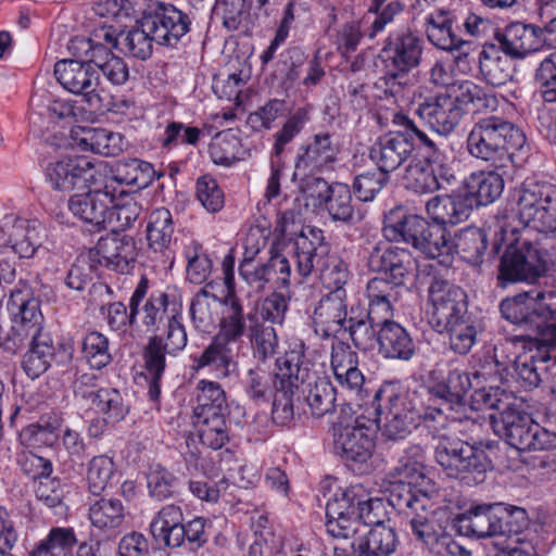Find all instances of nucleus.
Returning a JSON list of instances; mask_svg holds the SVG:
<instances>
[{
  "instance_id": "obj_1",
  "label": "nucleus",
  "mask_w": 556,
  "mask_h": 556,
  "mask_svg": "<svg viewBox=\"0 0 556 556\" xmlns=\"http://www.w3.org/2000/svg\"><path fill=\"white\" fill-rule=\"evenodd\" d=\"M276 364L280 379L271 410L276 424L286 426L293 419L295 391L303 394L312 416L320 418L333 412L337 390L327 377H319L311 370L302 340L292 341Z\"/></svg>"
},
{
  "instance_id": "obj_2",
  "label": "nucleus",
  "mask_w": 556,
  "mask_h": 556,
  "mask_svg": "<svg viewBox=\"0 0 556 556\" xmlns=\"http://www.w3.org/2000/svg\"><path fill=\"white\" fill-rule=\"evenodd\" d=\"M556 296L553 291L534 288L520 292L501 301L500 312L504 319L527 331V334L515 336L498 346H495V365L506 368V363L498 361V351L526 348V341L535 340L543 344L556 346V324L552 323L555 305L552 300Z\"/></svg>"
},
{
  "instance_id": "obj_3",
  "label": "nucleus",
  "mask_w": 556,
  "mask_h": 556,
  "mask_svg": "<svg viewBox=\"0 0 556 556\" xmlns=\"http://www.w3.org/2000/svg\"><path fill=\"white\" fill-rule=\"evenodd\" d=\"M190 27L189 14L170 3L151 1L143 10L137 27L121 30V52L147 60L152 55L153 42L176 47L190 31Z\"/></svg>"
},
{
  "instance_id": "obj_4",
  "label": "nucleus",
  "mask_w": 556,
  "mask_h": 556,
  "mask_svg": "<svg viewBox=\"0 0 556 556\" xmlns=\"http://www.w3.org/2000/svg\"><path fill=\"white\" fill-rule=\"evenodd\" d=\"M525 144L523 131L514 123L496 115L476 122L466 139L469 155L495 169L506 168L513 162L515 152Z\"/></svg>"
},
{
  "instance_id": "obj_5",
  "label": "nucleus",
  "mask_w": 556,
  "mask_h": 556,
  "mask_svg": "<svg viewBox=\"0 0 556 556\" xmlns=\"http://www.w3.org/2000/svg\"><path fill=\"white\" fill-rule=\"evenodd\" d=\"M290 253L301 277L316 274L326 289L345 290L348 267L337 254L330 253L320 229L307 227L302 230L291 243Z\"/></svg>"
},
{
  "instance_id": "obj_6",
  "label": "nucleus",
  "mask_w": 556,
  "mask_h": 556,
  "mask_svg": "<svg viewBox=\"0 0 556 556\" xmlns=\"http://www.w3.org/2000/svg\"><path fill=\"white\" fill-rule=\"evenodd\" d=\"M417 392L397 388L394 384L382 386L374 396L377 422L389 439H404L416 429L421 419L428 420L427 406L417 403Z\"/></svg>"
},
{
  "instance_id": "obj_7",
  "label": "nucleus",
  "mask_w": 556,
  "mask_h": 556,
  "mask_svg": "<svg viewBox=\"0 0 556 556\" xmlns=\"http://www.w3.org/2000/svg\"><path fill=\"white\" fill-rule=\"evenodd\" d=\"M517 215L525 227L536 231L538 240L556 241V186L525 180L516 190Z\"/></svg>"
},
{
  "instance_id": "obj_8",
  "label": "nucleus",
  "mask_w": 556,
  "mask_h": 556,
  "mask_svg": "<svg viewBox=\"0 0 556 556\" xmlns=\"http://www.w3.org/2000/svg\"><path fill=\"white\" fill-rule=\"evenodd\" d=\"M552 254L554 252L545 250L542 240H526L509 245L500 260L497 286L506 288L517 282L535 283L545 275Z\"/></svg>"
},
{
  "instance_id": "obj_9",
  "label": "nucleus",
  "mask_w": 556,
  "mask_h": 556,
  "mask_svg": "<svg viewBox=\"0 0 556 556\" xmlns=\"http://www.w3.org/2000/svg\"><path fill=\"white\" fill-rule=\"evenodd\" d=\"M372 421L363 416L351 424L338 421L333 425V448L358 475H368L374 470L372 456L376 447Z\"/></svg>"
},
{
  "instance_id": "obj_10",
  "label": "nucleus",
  "mask_w": 556,
  "mask_h": 556,
  "mask_svg": "<svg viewBox=\"0 0 556 556\" xmlns=\"http://www.w3.org/2000/svg\"><path fill=\"white\" fill-rule=\"evenodd\" d=\"M434 457L448 477L467 484L483 482L486 471L492 469V460L482 446L463 440H440Z\"/></svg>"
},
{
  "instance_id": "obj_11",
  "label": "nucleus",
  "mask_w": 556,
  "mask_h": 556,
  "mask_svg": "<svg viewBox=\"0 0 556 556\" xmlns=\"http://www.w3.org/2000/svg\"><path fill=\"white\" fill-rule=\"evenodd\" d=\"M8 308L12 318L10 332L5 338V350L15 353L29 338L48 334L43 332V315L40 302L30 285L21 279L11 291Z\"/></svg>"
},
{
  "instance_id": "obj_12",
  "label": "nucleus",
  "mask_w": 556,
  "mask_h": 556,
  "mask_svg": "<svg viewBox=\"0 0 556 556\" xmlns=\"http://www.w3.org/2000/svg\"><path fill=\"white\" fill-rule=\"evenodd\" d=\"M469 374L460 368H435L429 372L427 391L433 404L427 406V419L444 425L457 407L466 404L471 389Z\"/></svg>"
},
{
  "instance_id": "obj_13",
  "label": "nucleus",
  "mask_w": 556,
  "mask_h": 556,
  "mask_svg": "<svg viewBox=\"0 0 556 556\" xmlns=\"http://www.w3.org/2000/svg\"><path fill=\"white\" fill-rule=\"evenodd\" d=\"M405 521L415 540L430 553L437 556H471L470 551L447 532L448 518L445 511L433 508L431 502Z\"/></svg>"
},
{
  "instance_id": "obj_14",
  "label": "nucleus",
  "mask_w": 556,
  "mask_h": 556,
  "mask_svg": "<svg viewBox=\"0 0 556 556\" xmlns=\"http://www.w3.org/2000/svg\"><path fill=\"white\" fill-rule=\"evenodd\" d=\"M526 348L519 345L517 350L514 349L516 353L514 359H506L505 353L501 350L498 351V361L506 363V368L503 369L500 366L495 365V348L493 349V355L488 356L485 359V364L482 366V372L477 371L475 374L476 377L479 375L486 376L492 374V369L494 368V372L497 374L503 380V375L506 372L508 375V368L511 366L513 368V377L516 378V381L519 383L521 388L525 390H532L538 388L542 381L540 369L546 362L549 361V348L556 349L554 345L543 344L541 341L528 340L526 341ZM510 349L509 352H511Z\"/></svg>"
},
{
  "instance_id": "obj_15",
  "label": "nucleus",
  "mask_w": 556,
  "mask_h": 556,
  "mask_svg": "<svg viewBox=\"0 0 556 556\" xmlns=\"http://www.w3.org/2000/svg\"><path fill=\"white\" fill-rule=\"evenodd\" d=\"M494 431L518 451H543L556 447V434L534 422L531 417L511 407L498 416L490 414Z\"/></svg>"
},
{
  "instance_id": "obj_16",
  "label": "nucleus",
  "mask_w": 556,
  "mask_h": 556,
  "mask_svg": "<svg viewBox=\"0 0 556 556\" xmlns=\"http://www.w3.org/2000/svg\"><path fill=\"white\" fill-rule=\"evenodd\" d=\"M429 324L433 330L467 318L468 301L463 288L441 277H433L428 288Z\"/></svg>"
},
{
  "instance_id": "obj_17",
  "label": "nucleus",
  "mask_w": 556,
  "mask_h": 556,
  "mask_svg": "<svg viewBox=\"0 0 556 556\" xmlns=\"http://www.w3.org/2000/svg\"><path fill=\"white\" fill-rule=\"evenodd\" d=\"M92 65L78 60L64 59L55 63L54 76L64 89L75 94H81L89 109L99 112L104 106L97 91L99 76Z\"/></svg>"
},
{
  "instance_id": "obj_18",
  "label": "nucleus",
  "mask_w": 556,
  "mask_h": 556,
  "mask_svg": "<svg viewBox=\"0 0 556 556\" xmlns=\"http://www.w3.org/2000/svg\"><path fill=\"white\" fill-rule=\"evenodd\" d=\"M98 173L93 160L84 155L62 157L49 163L46 168V177L51 188L61 192L86 189L94 181Z\"/></svg>"
},
{
  "instance_id": "obj_19",
  "label": "nucleus",
  "mask_w": 556,
  "mask_h": 556,
  "mask_svg": "<svg viewBox=\"0 0 556 556\" xmlns=\"http://www.w3.org/2000/svg\"><path fill=\"white\" fill-rule=\"evenodd\" d=\"M339 153L340 148L329 132L313 135L296 149L294 176L316 175L332 169Z\"/></svg>"
},
{
  "instance_id": "obj_20",
  "label": "nucleus",
  "mask_w": 556,
  "mask_h": 556,
  "mask_svg": "<svg viewBox=\"0 0 556 556\" xmlns=\"http://www.w3.org/2000/svg\"><path fill=\"white\" fill-rule=\"evenodd\" d=\"M367 265L374 273L383 275L394 285L404 287L416 269L412 253L389 243H377L368 254Z\"/></svg>"
},
{
  "instance_id": "obj_21",
  "label": "nucleus",
  "mask_w": 556,
  "mask_h": 556,
  "mask_svg": "<svg viewBox=\"0 0 556 556\" xmlns=\"http://www.w3.org/2000/svg\"><path fill=\"white\" fill-rule=\"evenodd\" d=\"M356 484L336 495L326 505V530L336 538L350 540L365 530V526L356 518Z\"/></svg>"
},
{
  "instance_id": "obj_22",
  "label": "nucleus",
  "mask_w": 556,
  "mask_h": 556,
  "mask_svg": "<svg viewBox=\"0 0 556 556\" xmlns=\"http://www.w3.org/2000/svg\"><path fill=\"white\" fill-rule=\"evenodd\" d=\"M465 109L456 104L450 93H439L426 98L415 109L417 115L426 125L439 135L447 136L459 125Z\"/></svg>"
},
{
  "instance_id": "obj_23",
  "label": "nucleus",
  "mask_w": 556,
  "mask_h": 556,
  "mask_svg": "<svg viewBox=\"0 0 556 556\" xmlns=\"http://www.w3.org/2000/svg\"><path fill=\"white\" fill-rule=\"evenodd\" d=\"M112 201L113 191L105 185L103 189L72 195L68 200V210L75 217L100 231L108 229Z\"/></svg>"
},
{
  "instance_id": "obj_24",
  "label": "nucleus",
  "mask_w": 556,
  "mask_h": 556,
  "mask_svg": "<svg viewBox=\"0 0 556 556\" xmlns=\"http://www.w3.org/2000/svg\"><path fill=\"white\" fill-rule=\"evenodd\" d=\"M454 18L450 11L438 10L426 17V34L428 40L438 49L451 53L456 52L454 62H466L470 42L457 36L453 29Z\"/></svg>"
},
{
  "instance_id": "obj_25",
  "label": "nucleus",
  "mask_w": 556,
  "mask_h": 556,
  "mask_svg": "<svg viewBox=\"0 0 556 556\" xmlns=\"http://www.w3.org/2000/svg\"><path fill=\"white\" fill-rule=\"evenodd\" d=\"M345 290L329 291L314 309V330L321 339L337 338L342 333L346 323Z\"/></svg>"
},
{
  "instance_id": "obj_26",
  "label": "nucleus",
  "mask_w": 556,
  "mask_h": 556,
  "mask_svg": "<svg viewBox=\"0 0 556 556\" xmlns=\"http://www.w3.org/2000/svg\"><path fill=\"white\" fill-rule=\"evenodd\" d=\"M42 231L37 220L7 218L0 226V247L11 249L20 257H31L42 244Z\"/></svg>"
},
{
  "instance_id": "obj_27",
  "label": "nucleus",
  "mask_w": 556,
  "mask_h": 556,
  "mask_svg": "<svg viewBox=\"0 0 556 556\" xmlns=\"http://www.w3.org/2000/svg\"><path fill=\"white\" fill-rule=\"evenodd\" d=\"M414 150L413 136L401 128L379 138L371 147L369 156L380 169L389 174L406 162Z\"/></svg>"
},
{
  "instance_id": "obj_28",
  "label": "nucleus",
  "mask_w": 556,
  "mask_h": 556,
  "mask_svg": "<svg viewBox=\"0 0 556 556\" xmlns=\"http://www.w3.org/2000/svg\"><path fill=\"white\" fill-rule=\"evenodd\" d=\"M424 41L408 29L390 34L383 48L387 66L397 71L409 72L416 68L421 61Z\"/></svg>"
},
{
  "instance_id": "obj_29",
  "label": "nucleus",
  "mask_w": 556,
  "mask_h": 556,
  "mask_svg": "<svg viewBox=\"0 0 556 556\" xmlns=\"http://www.w3.org/2000/svg\"><path fill=\"white\" fill-rule=\"evenodd\" d=\"M496 38L501 50L513 59H525L540 51L545 43L541 27L521 22L509 24Z\"/></svg>"
},
{
  "instance_id": "obj_30",
  "label": "nucleus",
  "mask_w": 556,
  "mask_h": 556,
  "mask_svg": "<svg viewBox=\"0 0 556 556\" xmlns=\"http://www.w3.org/2000/svg\"><path fill=\"white\" fill-rule=\"evenodd\" d=\"M502 515V508L497 503L476 505L454 518V528L462 535H473L480 539L495 536L501 529L497 521L501 520Z\"/></svg>"
},
{
  "instance_id": "obj_31",
  "label": "nucleus",
  "mask_w": 556,
  "mask_h": 556,
  "mask_svg": "<svg viewBox=\"0 0 556 556\" xmlns=\"http://www.w3.org/2000/svg\"><path fill=\"white\" fill-rule=\"evenodd\" d=\"M378 353L392 361L408 362L416 354V343L409 332L394 320H384L377 330Z\"/></svg>"
},
{
  "instance_id": "obj_32",
  "label": "nucleus",
  "mask_w": 556,
  "mask_h": 556,
  "mask_svg": "<svg viewBox=\"0 0 556 556\" xmlns=\"http://www.w3.org/2000/svg\"><path fill=\"white\" fill-rule=\"evenodd\" d=\"M429 225L424 217L407 215L401 207H396L386 215L382 233L389 241H402L416 249Z\"/></svg>"
},
{
  "instance_id": "obj_33",
  "label": "nucleus",
  "mask_w": 556,
  "mask_h": 556,
  "mask_svg": "<svg viewBox=\"0 0 556 556\" xmlns=\"http://www.w3.org/2000/svg\"><path fill=\"white\" fill-rule=\"evenodd\" d=\"M472 198L465 192L435 195L426 204L428 216L440 227L455 226L466 220L472 211Z\"/></svg>"
},
{
  "instance_id": "obj_34",
  "label": "nucleus",
  "mask_w": 556,
  "mask_h": 556,
  "mask_svg": "<svg viewBox=\"0 0 556 556\" xmlns=\"http://www.w3.org/2000/svg\"><path fill=\"white\" fill-rule=\"evenodd\" d=\"M222 308L217 337L226 342H237L245 333L249 325L254 324L258 317L255 309L245 312L241 298H222Z\"/></svg>"
},
{
  "instance_id": "obj_35",
  "label": "nucleus",
  "mask_w": 556,
  "mask_h": 556,
  "mask_svg": "<svg viewBox=\"0 0 556 556\" xmlns=\"http://www.w3.org/2000/svg\"><path fill=\"white\" fill-rule=\"evenodd\" d=\"M100 256L99 263L113 270L125 273L135 261L136 248L131 236H119L117 232L101 238L96 248Z\"/></svg>"
},
{
  "instance_id": "obj_36",
  "label": "nucleus",
  "mask_w": 556,
  "mask_h": 556,
  "mask_svg": "<svg viewBox=\"0 0 556 556\" xmlns=\"http://www.w3.org/2000/svg\"><path fill=\"white\" fill-rule=\"evenodd\" d=\"M113 191L112 206L110 207L108 229L119 232L130 229L142 214L143 199L138 191L127 192L121 190L117 194Z\"/></svg>"
},
{
  "instance_id": "obj_37",
  "label": "nucleus",
  "mask_w": 556,
  "mask_h": 556,
  "mask_svg": "<svg viewBox=\"0 0 556 556\" xmlns=\"http://www.w3.org/2000/svg\"><path fill=\"white\" fill-rule=\"evenodd\" d=\"M73 139L83 151L105 156H116L124 149L123 136L106 128H78L73 131Z\"/></svg>"
},
{
  "instance_id": "obj_38",
  "label": "nucleus",
  "mask_w": 556,
  "mask_h": 556,
  "mask_svg": "<svg viewBox=\"0 0 556 556\" xmlns=\"http://www.w3.org/2000/svg\"><path fill=\"white\" fill-rule=\"evenodd\" d=\"M222 298L201 289L190 302L189 315L193 328L202 333H213L219 320Z\"/></svg>"
},
{
  "instance_id": "obj_39",
  "label": "nucleus",
  "mask_w": 556,
  "mask_h": 556,
  "mask_svg": "<svg viewBox=\"0 0 556 556\" xmlns=\"http://www.w3.org/2000/svg\"><path fill=\"white\" fill-rule=\"evenodd\" d=\"M91 525L106 536L121 532L126 519V509L117 498L101 497L89 507Z\"/></svg>"
},
{
  "instance_id": "obj_40",
  "label": "nucleus",
  "mask_w": 556,
  "mask_h": 556,
  "mask_svg": "<svg viewBox=\"0 0 556 556\" xmlns=\"http://www.w3.org/2000/svg\"><path fill=\"white\" fill-rule=\"evenodd\" d=\"M230 342L219 337L203 350L200 356L194 358V368H210L217 378H227L237 371V362L233 359L232 351L228 346Z\"/></svg>"
},
{
  "instance_id": "obj_41",
  "label": "nucleus",
  "mask_w": 556,
  "mask_h": 556,
  "mask_svg": "<svg viewBox=\"0 0 556 556\" xmlns=\"http://www.w3.org/2000/svg\"><path fill=\"white\" fill-rule=\"evenodd\" d=\"M507 56L494 45L484 47L480 52V74L489 85L500 87L513 79L514 67Z\"/></svg>"
},
{
  "instance_id": "obj_42",
  "label": "nucleus",
  "mask_w": 556,
  "mask_h": 556,
  "mask_svg": "<svg viewBox=\"0 0 556 556\" xmlns=\"http://www.w3.org/2000/svg\"><path fill=\"white\" fill-rule=\"evenodd\" d=\"M452 254L456 252L464 261L477 266L483 262L488 249L486 231L479 227H466L460 229L455 238L450 237Z\"/></svg>"
},
{
  "instance_id": "obj_43",
  "label": "nucleus",
  "mask_w": 556,
  "mask_h": 556,
  "mask_svg": "<svg viewBox=\"0 0 556 556\" xmlns=\"http://www.w3.org/2000/svg\"><path fill=\"white\" fill-rule=\"evenodd\" d=\"M167 349L162 336H152L144 350V368L150 377L148 395L151 401H157L161 394V380L166 367Z\"/></svg>"
},
{
  "instance_id": "obj_44",
  "label": "nucleus",
  "mask_w": 556,
  "mask_h": 556,
  "mask_svg": "<svg viewBox=\"0 0 556 556\" xmlns=\"http://www.w3.org/2000/svg\"><path fill=\"white\" fill-rule=\"evenodd\" d=\"M466 197L472 198V207L488 205L496 201L504 190L502 174L489 170L470 175L467 181Z\"/></svg>"
},
{
  "instance_id": "obj_45",
  "label": "nucleus",
  "mask_w": 556,
  "mask_h": 556,
  "mask_svg": "<svg viewBox=\"0 0 556 556\" xmlns=\"http://www.w3.org/2000/svg\"><path fill=\"white\" fill-rule=\"evenodd\" d=\"M194 417L207 419L219 415H228V405L225 391L219 383L208 380H200L195 388Z\"/></svg>"
},
{
  "instance_id": "obj_46",
  "label": "nucleus",
  "mask_w": 556,
  "mask_h": 556,
  "mask_svg": "<svg viewBox=\"0 0 556 556\" xmlns=\"http://www.w3.org/2000/svg\"><path fill=\"white\" fill-rule=\"evenodd\" d=\"M27 343L29 349L23 356L22 367L30 379H36L51 366L55 348L49 333L29 338Z\"/></svg>"
},
{
  "instance_id": "obj_47",
  "label": "nucleus",
  "mask_w": 556,
  "mask_h": 556,
  "mask_svg": "<svg viewBox=\"0 0 556 556\" xmlns=\"http://www.w3.org/2000/svg\"><path fill=\"white\" fill-rule=\"evenodd\" d=\"M149 280L142 277L129 300V312L122 302L110 303L106 307V321L112 330H125L126 326L135 325L140 312V304L146 299Z\"/></svg>"
},
{
  "instance_id": "obj_48",
  "label": "nucleus",
  "mask_w": 556,
  "mask_h": 556,
  "mask_svg": "<svg viewBox=\"0 0 556 556\" xmlns=\"http://www.w3.org/2000/svg\"><path fill=\"white\" fill-rule=\"evenodd\" d=\"M182 511L179 506L166 505L153 518L150 530L153 538L165 546L175 548L182 533Z\"/></svg>"
},
{
  "instance_id": "obj_49",
  "label": "nucleus",
  "mask_w": 556,
  "mask_h": 556,
  "mask_svg": "<svg viewBox=\"0 0 556 556\" xmlns=\"http://www.w3.org/2000/svg\"><path fill=\"white\" fill-rule=\"evenodd\" d=\"M361 548L364 556H392L399 545V539L393 528L382 523L359 532Z\"/></svg>"
},
{
  "instance_id": "obj_50",
  "label": "nucleus",
  "mask_w": 556,
  "mask_h": 556,
  "mask_svg": "<svg viewBox=\"0 0 556 556\" xmlns=\"http://www.w3.org/2000/svg\"><path fill=\"white\" fill-rule=\"evenodd\" d=\"M435 163L415 155L405 168L403 176L405 187L416 193H431L441 189L442 182L432 167Z\"/></svg>"
},
{
  "instance_id": "obj_51",
  "label": "nucleus",
  "mask_w": 556,
  "mask_h": 556,
  "mask_svg": "<svg viewBox=\"0 0 556 556\" xmlns=\"http://www.w3.org/2000/svg\"><path fill=\"white\" fill-rule=\"evenodd\" d=\"M391 123L393 126L403 128L406 134H410L413 136V142L415 140L418 141V155L422 160H427L428 162H441L443 157V152L441 150L440 144L431 139L425 131L419 129L415 122L403 112H393Z\"/></svg>"
},
{
  "instance_id": "obj_52",
  "label": "nucleus",
  "mask_w": 556,
  "mask_h": 556,
  "mask_svg": "<svg viewBox=\"0 0 556 556\" xmlns=\"http://www.w3.org/2000/svg\"><path fill=\"white\" fill-rule=\"evenodd\" d=\"M434 331L447 334L450 349L459 355L468 354L477 342L478 327L470 314Z\"/></svg>"
},
{
  "instance_id": "obj_53",
  "label": "nucleus",
  "mask_w": 556,
  "mask_h": 556,
  "mask_svg": "<svg viewBox=\"0 0 556 556\" xmlns=\"http://www.w3.org/2000/svg\"><path fill=\"white\" fill-rule=\"evenodd\" d=\"M174 235L172 213L165 207L151 212L147 225V239L150 248L155 252H163L169 248Z\"/></svg>"
},
{
  "instance_id": "obj_54",
  "label": "nucleus",
  "mask_w": 556,
  "mask_h": 556,
  "mask_svg": "<svg viewBox=\"0 0 556 556\" xmlns=\"http://www.w3.org/2000/svg\"><path fill=\"white\" fill-rule=\"evenodd\" d=\"M430 501L426 493L415 490L409 483L397 481L390 490L389 503L404 520L425 505H429Z\"/></svg>"
},
{
  "instance_id": "obj_55",
  "label": "nucleus",
  "mask_w": 556,
  "mask_h": 556,
  "mask_svg": "<svg viewBox=\"0 0 556 556\" xmlns=\"http://www.w3.org/2000/svg\"><path fill=\"white\" fill-rule=\"evenodd\" d=\"M172 294L166 292H153L146 300L144 304L140 308L142 325L148 331L155 332L160 330L161 326L167 323V318L170 316V304Z\"/></svg>"
},
{
  "instance_id": "obj_56",
  "label": "nucleus",
  "mask_w": 556,
  "mask_h": 556,
  "mask_svg": "<svg viewBox=\"0 0 556 556\" xmlns=\"http://www.w3.org/2000/svg\"><path fill=\"white\" fill-rule=\"evenodd\" d=\"M452 245L450 244V233L445 227L429 225L422 239L418 242L416 250L430 258H440L442 264L451 262Z\"/></svg>"
},
{
  "instance_id": "obj_57",
  "label": "nucleus",
  "mask_w": 556,
  "mask_h": 556,
  "mask_svg": "<svg viewBox=\"0 0 556 556\" xmlns=\"http://www.w3.org/2000/svg\"><path fill=\"white\" fill-rule=\"evenodd\" d=\"M324 205L333 220L344 223L356 220L352 193L345 184L331 185L330 193L327 195Z\"/></svg>"
},
{
  "instance_id": "obj_58",
  "label": "nucleus",
  "mask_w": 556,
  "mask_h": 556,
  "mask_svg": "<svg viewBox=\"0 0 556 556\" xmlns=\"http://www.w3.org/2000/svg\"><path fill=\"white\" fill-rule=\"evenodd\" d=\"M280 386L278 371L275 375L262 369L252 368L247 372L244 388L248 395L256 402H267L270 396L277 393V387Z\"/></svg>"
},
{
  "instance_id": "obj_59",
  "label": "nucleus",
  "mask_w": 556,
  "mask_h": 556,
  "mask_svg": "<svg viewBox=\"0 0 556 556\" xmlns=\"http://www.w3.org/2000/svg\"><path fill=\"white\" fill-rule=\"evenodd\" d=\"M91 406L113 425L124 420L129 413V406L121 392L114 388H100Z\"/></svg>"
},
{
  "instance_id": "obj_60",
  "label": "nucleus",
  "mask_w": 556,
  "mask_h": 556,
  "mask_svg": "<svg viewBox=\"0 0 556 556\" xmlns=\"http://www.w3.org/2000/svg\"><path fill=\"white\" fill-rule=\"evenodd\" d=\"M93 65L112 85L121 86L129 78V70L125 61L115 55L109 47L97 50Z\"/></svg>"
},
{
  "instance_id": "obj_61",
  "label": "nucleus",
  "mask_w": 556,
  "mask_h": 556,
  "mask_svg": "<svg viewBox=\"0 0 556 556\" xmlns=\"http://www.w3.org/2000/svg\"><path fill=\"white\" fill-rule=\"evenodd\" d=\"M83 357L94 369H102L112 361L109 339L99 331H90L81 339Z\"/></svg>"
},
{
  "instance_id": "obj_62",
  "label": "nucleus",
  "mask_w": 556,
  "mask_h": 556,
  "mask_svg": "<svg viewBox=\"0 0 556 556\" xmlns=\"http://www.w3.org/2000/svg\"><path fill=\"white\" fill-rule=\"evenodd\" d=\"M249 331L255 357L266 361L276 354L279 341L273 326H266L257 319L254 324L249 325Z\"/></svg>"
},
{
  "instance_id": "obj_63",
  "label": "nucleus",
  "mask_w": 556,
  "mask_h": 556,
  "mask_svg": "<svg viewBox=\"0 0 556 556\" xmlns=\"http://www.w3.org/2000/svg\"><path fill=\"white\" fill-rule=\"evenodd\" d=\"M239 138L231 130H224L213 137L208 153L215 164L231 166L239 160Z\"/></svg>"
},
{
  "instance_id": "obj_64",
  "label": "nucleus",
  "mask_w": 556,
  "mask_h": 556,
  "mask_svg": "<svg viewBox=\"0 0 556 556\" xmlns=\"http://www.w3.org/2000/svg\"><path fill=\"white\" fill-rule=\"evenodd\" d=\"M115 473V465L111 457L99 455L91 458L88 464V490L93 495H100L111 484Z\"/></svg>"
}]
</instances>
